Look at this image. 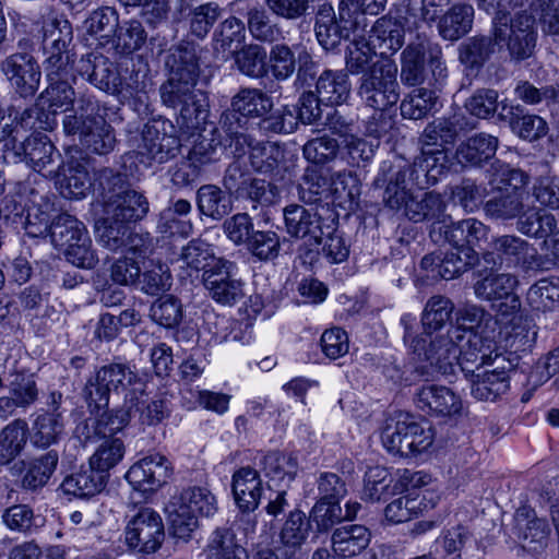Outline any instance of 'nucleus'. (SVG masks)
Segmentation results:
<instances>
[{
    "label": "nucleus",
    "instance_id": "58",
    "mask_svg": "<svg viewBox=\"0 0 559 559\" xmlns=\"http://www.w3.org/2000/svg\"><path fill=\"white\" fill-rule=\"evenodd\" d=\"M124 452L121 438H106L90 457L88 464L99 474L108 475V472L122 461Z\"/></svg>",
    "mask_w": 559,
    "mask_h": 559
},
{
    "label": "nucleus",
    "instance_id": "20",
    "mask_svg": "<svg viewBox=\"0 0 559 559\" xmlns=\"http://www.w3.org/2000/svg\"><path fill=\"white\" fill-rule=\"evenodd\" d=\"M484 252L486 263L493 265H507L508 267L531 266L537 251L532 243L516 235H500L492 237Z\"/></svg>",
    "mask_w": 559,
    "mask_h": 559
},
{
    "label": "nucleus",
    "instance_id": "9",
    "mask_svg": "<svg viewBox=\"0 0 559 559\" xmlns=\"http://www.w3.org/2000/svg\"><path fill=\"white\" fill-rule=\"evenodd\" d=\"M381 439L390 453L403 457L421 453L433 441L430 427H425L413 415L402 412L386 420Z\"/></svg>",
    "mask_w": 559,
    "mask_h": 559
},
{
    "label": "nucleus",
    "instance_id": "3",
    "mask_svg": "<svg viewBox=\"0 0 559 559\" xmlns=\"http://www.w3.org/2000/svg\"><path fill=\"white\" fill-rule=\"evenodd\" d=\"M97 181L104 216L131 225L148 213L147 199L130 187L124 175L105 168Z\"/></svg>",
    "mask_w": 559,
    "mask_h": 559
},
{
    "label": "nucleus",
    "instance_id": "23",
    "mask_svg": "<svg viewBox=\"0 0 559 559\" xmlns=\"http://www.w3.org/2000/svg\"><path fill=\"white\" fill-rule=\"evenodd\" d=\"M171 474L173 465L165 455L150 453L129 468L126 479L135 489L154 491L165 485Z\"/></svg>",
    "mask_w": 559,
    "mask_h": 559
},
{
    "label": "nucleus",
    "instance_id": "17",
    "mask_svg": "<svg viewBox=\"0 0 559 559\" xmlns=\"http://www.w3.org/2000/svg\"><path fill=\"white\" fill-rule=\"evenodd\" d=\"M236 265L226 259H213L211 269L202 274L209 296L222 306H234L245 297L243 283L236 278Z\"/></svg>",
    "mask_w": 559,
    "mask_h": 559
},
{
    "label": "nucleus",
    "instance_id": "61",
    "mask_svg": "<svg viewBox=\"0 0 559 559\" xmlns=\"http://www.w3.org/2000/svg\"><path fill=\"white\" fill-rule=\"evenodd\" d=\"M119 23V14L112 7L94 10L84 22L86 33L100 39L109 40Z\"/></svg>",
    "mask_w": 559,
    "mask_h": 559
},
{
    "label": "nucleus",
    "instance_id": "63",
    "mask_svg": "<svg viewBox=\"0 0 559 559\" xmlns=\"http://www.w3.org/2000/svg\"><path fill=\"white\" fill-rule=\"evenodd\" d=\"M265 475L273 478L288 481L294 480L298 472V461L293 454L278 451L269 452L261 461Z\"/></svg>",
    "mask_w": 559,
    "mask_h": 559
},
{
    "label": "nucleus",
    "instance_id": "15",
    "mask_svg": "<svg viewBox=\"0 0 559 559\" xmlns=\"http://www.w3.org/2000/svg\"><path fill=\"white\" fill-rule=\"evenodd\" d=\"M223 186L230 198L245 200L257 204L271 205L278 197V189L275 185L264 179L253 177L243 170L238 163L230 164L223 177Z\"/></svg>",
    "mask_w": 559,
    "mask_h": 559
},
{
    "label": "nucleus",
    "instance_id": "53",
    "mask_svg": "<svg viewBox=\"0 0 559 559\" xmlns=\"http://www.w3.org/2000/svg\"><path fill=\"white\" fill-rule=\"evenodd\" d=\"M495 39L489 36H473L459 47V59L469 69L481 68L495 52Z\"/></svg>",
    "mask_w": 559,
    "mask_h": 559
},
{
    "label": "nucleus",
    "instance_id": "19",
    "mask_svg": "<svg viewBox=\"0 0 559 559\" xmlns=\"http://www.w3.org/2000/svg\"><path fill=\"white\" fill-rule=\"evenodd\" d=\"M128 546L139 552H155L165 532L160 515L151 508L141 509L128 523L124 532Z\"/></svg>",
    "mask_w": 559,
    "mask_h": 559
},
{
    "label": "nucleus",
    "instance_id": "52",
    "mask_svg": "<svg viewBox=\"0 0 559 559\" xmlns=\"http://www.w3.org/2000/svg\"><path fill=\"white\" fill-rule=\"evenodd\" d=\"M59 462V454L56 450L32 460L26 473L22 478V487L28 490H36L44 487L55 473Z\"/></svg>",
    "mask_w": 559,
    "mask_h": 559
},
{
    "label": "nucleus",
    "instance_id": "33",
    "mask_svg": "<svg viewBox=\"0 0 559 559\" xmlns=\"http://www.w3.org/2000/svg\"><path fill=\"white\" fill-rule=\"evenodd\" d=\"M389 207L397 211L403 210L408 219L417 223L439 218L444 212L445 204L438 193L425 192L420 195H414L411 190H405L402 204Z\"/></svg>",
    "mask_w": 559,
    "mask_h": 559
},
{
    "label": "nucleus",
    "instance_id": "34",
    "mask_svg": "<svg viewBox=\"0 0 559 559\" xmlns=\"http://www.w3.org/2000/svg\"><path fill=\"white\" fill-rule=\"evenodd\" d=\"M142 379L140 389L130 386L124 397V406L129 407L131 417L139 414L142 425L154 426L168 416V408L163 400H148Z\"/></svg>",
    "mask_w": 559,
    "mask_h": 559
},
{
    "label": "nucleus",
    "instance_id": "55",
    "mask_svg": "<svg viewBox=\"0 0 559 559\" xmlns=\"http://www.w3.org/2000/svg\"><path fill=\"white\" fill-rule=\"evenodd\" d=\"M237 69L250 79H263L269 73L267 53L264 47L250 44L236 52Z\"/></svg>",
    "mask_w": 559,
    "mask_h": 559
},
{
    "label": "nucleus",
    "instance_id": "41",
    "mask_svg": "<svg viewBox=\"0 0 559 559\" xmlns=\"http://www.w3.org/2000/svg\"><path fill=\"white\" fill-rule=\"evenodd\" d=\"M63 418L56 413H38L28 428L31 444L37 449H47L60 440L63 433Z\"/></svg>",
    "mask_w": 559,
    "mask_h": 559
},
{
    "label": "nucleus",
    "instance_id": "25",
    "mask_svg": "<svg viewBox=\"0 0 559 559\" xmlns=\"http://www.w3.org/2000/svg\"><path fill=\"white\" fill-rule=\"evenodd\" d=\"M1 71L22 97L33 96L39 86L41 73L35 58L27 52H16L1 63Z\"/></svg>",
    "mask_w": 559,
    "mask_h": 559
},
{
    "label": "nucleus",
    "instance_id": "2",
    "mask_svg": "<svg viewBox=\"0 0 559 559\" xmlns=\"http://www.w3.org/2000/svg\"><path fill=\"white\" fill-rule=\"evenodd\" d=\"M63 132L92 153L106 155L116 145L114 128L100 114L98 100L90 95L76 99V107L71 108L62 120Z\"/></svg>",
    "mask_w": 559,
    "mask_h": 559
},
{
    "label": "nucleus",
    "instance_id": "26",
    "mask_svg": "<svg viewBox=\"0 0 559 559\" xmlns=\"http://www.w3.org/2000/svg\"><path fill=\"white\" fill-rule=\"evenodd\" d=\"M437 225L440 231L443 230L444 239L466 257L476 258L474 248L486 241L489 235V227L476 218H465L450 224L445 221L437 222L433 224L432 233L436 231Z\"/></svg>",
    "mask_w": 559,
    "mask_h": 559
},
{
    "label": "nucleus",
    "instance_id": "44",
    "mask_svg": "<svg viewBox=\"0 0 559 559\" xmlns=\"http://www.w3.org/2000/svg\"><path fill=\"white\" fill-rule=\"evenodd\" d=\"M496 320L484 308L477 305H466L456 312V325L450 328H459L463 333V340L471 333H479L480 335H495Z\"/></svg>",
    "mask_w": 559,
    "mask_h": 559
},
{
    "label": "nucleus",
    "instance_id": "32",
    "mask_svg": "<svg viewBox=\"0 0 559 559\" xmlns=\"http://www.w3.org/2000/svg\"><path fill=\"white\" fill-rule=\"evenodd\" d=\"M475 128L474 122L462 111L429 123L424 131L423 142L426 146L451 144L461 132Z\"/></svg>",
    "mask_w": 559,
    "mask_h": 559
},
{
    "label": "nucleus",
    "instance_id": "1",
    "mask_svg": "<svg viewBox=\"0 0 559 559\" xmlns=\"http://www.w3.org/2000/svg\"><path fill=\"white\" fill-rule=\"evenodd\" d=\"M200 51L199 45L189 40L171 46L165 59L168 79L159 90L166 106L180 109L177 123L189 134H194L207 116L203 95L195 91L201 72Z\"/></svg>",
    "mask_w": 559,
    "mask_h": 559
},
{
    "label": "nucleus",
    "instance_id": "54",
    "mask_svg": "<svg viewBox=\"0 0 559 559\" xmlns=\"http://www.w3.org/2000/svg\"><path fill=\"white\" fill-rule=\"evenodd\" d=\"M437 86L414 90L401 103V114L404 118L421 119L435 110L438 103Z\"/></svg>",
    "mask_w": 559,
    "mask_h": 559
},
{
    "label": "nucleus",
    "instance_id": "57",
    "mask_svg": "<svg viewBox=\"0 0 559 559\" xmlns=\"http://www.w3.org/2000/svg\"><path fill=\"white\" fill-rule=\"evenodd\" d=\"M131 225L103 216L95 224L97 241L109 251L117 252L126 247Z\"/></svg>",
    "mask_w": 559,
    "mask_h": 559
},
{
    "label": "nucleus",
    "instance_id": "51",
    "mask_svg": "<svg viewBox=\"0 0 559 559\" xmlns=\"http://www.w3.org/2000/svg\"><path fill=\"white\" fill-rule=\"evenodd\" d=\"M197 205L202 215L219 221L231 211L225 192L215 185H203L197 191Z\"/></svg>",
    "mask_w": 559,
    "mask_h": 559
},
{
    "label": "nucleus",
    "instance_id": "13",
    "mask_svg": "<svg viewBox=\"0 0 559 559\" xmlns=\"http://www.w3.org/2000/svg\"><path fill=\"white\" fill-rule=\"evenodd\" d=\"M435 334L414 337L409 348L418 361L429 364L442 374H451L459 358V344L463 341V333L459 328H450L445 333Z\"/></svg>",
    "mask_w": 559,
    "mask_h": 559
},
{
    "label": "nucleus",
    "instance_id": "45",
    "mask_svg": "<svg viewBox=\"0 0 559 559\" xmlns=\"http://www.w3.org/2000/svg\"><path fill=\"white\" fill-rule=\"evenodd\" d=\"M371 534L364 525L352 524L336 528L332 535L335 552L352 557L361 552L370 543Z\"/></svg>",
    "mask_w": 559,
    "mask_h": 559
},
{
    "label": "nucleus",
    "instance_id": "35",
    "mask_svg": "<svg viewBox=\"0 0 559 559\" xmlns=\"http://www.w3.org/2000/svg\"><path fill=\"white\" fill-rule=\"evenodd\" d=\"M368 43L382 58L395 53L404 43V29L392 15L378 19L371 27Z\"/></svg>",
    "mask_w": 559,
    "mask_h": 559
},
{
    "label": "nucleus",
    "instance_id": "38",
    "mask_svg": "<svg viewBox=\"0 0 559 559\" xmlns=\"http://www.w3.org/2000/svg\"><path fill=\"white\" fill-rule=\"evenodd\" d=\"M473 21V5L469 3H456L440 17L438 31L443 39L454 41L472 29Z\"/></svg>",
    "mask_w": 559,
    "mask_h": 559
},
{
    "label": "nucleus",
    "instance_id": "5",
    "mask_svg": "<svg viewBox=\"0 0 559 559\" xmlns=\"http://www.w3.org/2000/svg\"><path fill=\"white\" fill-rule=\"evenodd\" d=\"M217 509L216 498L207 488L193 486L173 496L165 511L171 534L186 540L198 528L199 516H212Z\"/></svg>",
    "mask_w": 559,
    "mask_h": 559
},
{
    "label": "nucleus",
    "instance_id": "56",
    "mask_svg": "<svg viewBox=\"0 0 559 559\" xmlns=\"http://www.w3.org/2000/svg\"><path fill=\"white\" fill-rule=\"evenodd\" d=\"M516 526L519 528V537L523 542V547L530 550H537L546 545L550 535V526L545 519L524 516L523 512L518 511Z\"/></svg>",
    "mask_w": 559,
    "mask_h": 559
},
{
    "label": "nucleus",
    "instance_id": "64",
    "mask_svg": "<svg viewBox=\"0 0 559 559\" xmlns=\"http://www.w3.org/2000/svg\"><path fill=\"white\" fill-rule=\"evenodd\" d=\"M223 9L215 2H207L193 8L188 15L190 33L203 39L222 16Z\"/></svg>",
    "mask_w": 559,
    "mask_h": 559
},
{
    "label": "nucleus",
    "instance_id": "18",
    "mask_svg": "<svg viewBox=\"0 0 559 559\" xmlns=\"http://www.w3.org/2000/svg\"><path fill=\"white\" fill-rule=\"evenodd\" d=\"M180 146L174 124L166 119H154L147 122L142 130L138 153L148 160L163 164L174 158Z\"/></svg>",
    "mask_w": 559,
    "mask_h": 559
},
{
    "label": "nucleus",
    "instance_id": "37",
    "mask_svg": "<svg viewBox=\"0 0 559 559\" xmlns=\"http://www.w3.org/2000/svg\"><path fill=\"white\" fill-rule=\"evenodd\" d=\"M108 475L99 474L95 468L88 467L68 475L60 485L67 496L87 499L102 492L106 487Z\"/></svg>",
    "mask_w": 559,
    "mask_h": 559
},
{
    "label": "nucleus",
    "instance_id": "11",
    "mask_svg": "<svg viewBox=\"0 0 559 559\" xmlns=\"http://www.w3.org/2000/svg\"><path fill=\"white\" fill-rule=\"evenodd\" d=\"M358 96L372 109H388L400 99L397 66L389 58L372 62L359 79Z\"/></svg>",
    "mask_w": 559,
    "mask_h": 559
},
{
    "label": "nucleus",
    "instance_id": "46",
    "mask_svg": "<svg viewBox=\"0 0 559 559\" xmlns=\"http://www.w3.org/2000/svg\"><path fill=\"white\" fill-rule=\"evenodd\" d=\"M49 236L52 245L64 252L70 246L82 240L84 236H88V231L76 217L62 213L51 222Z\"/></svg>",
    "mask_w": 559,
    "mask_h": 559
},
{
    "label": "nucleus",
    "instance_id": "14",
    "mask_svg": "<svg viewBox=\"0 0 559 559\" xmlns=\"http://www.w3.org/2000/svg\"><path fill=\"white\" fill-rule=\"evenodd\" d=\"M43 32L45 72L49 76L64 73L75 60L72 24L63 16L53 17L45 22Z\"/></svg>",
    "mask_w": 559,
    "mask_h": 559
},
{
    "label": "nucleus",
    "instance_id": "24",
    "mask_svg": "<svg viewBox=\"0 0 559 559\" xmlns=\"http://www.w3.org/2000/svg\"><path fill=\"white\" fill-rule=\"evenodd\" d=\"M171 474L173 465L165 455L150 453L129 468L126 479L135 489L154 491L165 485Z\"/></svg>",
    "mask_w": 559,
    "mask_h": 559
},
{
    "label": "nucleus",
    "instance_id": "7",
    "mask_svg": "<svg viewBox=\"0 0 559 559\" xmlns=\"http://www.w3.org/2000/svg\"><path fill=\"white\" fill-rule=\"evenodd\" d=\"M424 165L420 155L415 158L413 165H408L403 159L382 163L373 185L377 188H384L383 201L388 206L402 204L405 190H409L407 188L408 181L420 190L438 182L429 168L424 167Z\"/></svg>",
    "mask_w": 559,
    "mask_h": 559
},
{
    "label": "nucleus",
    "instance_id": "8",
    "mask_svg": "<svg viewBox=\"0 0 559 559\" xmlns=\"http://www.w3.org/2000/svg\"><path fill=\"white\" fill-rule=\"evenodd\" d=\"M535 12L523 10L513 16L498 11L492 21V36L497 45H506L514 60L530 58L536 47L537 27Z\"/></svg>",
    "mask_w": 559,
    "mask_h": 559
},
{
    "label": "nucleus",
    "instance_id": "36",
    "mask_svg": "<svg viewBox=\"0 0 559 559\" xmlns=\"http://www.w3.org/2000/svg\"><path fill=\"white\" fill-rule=\"evenodd\" d=\"M498 139L491 134L478 133L463 141L455 151V159L463 167L480 166L496 154Z\"/></svg>",
    "mask_w": 559,
    "mask_h": 559
},
{
    "label": "nucleus",
    "instance_id": "59",
    "mask_svg": "<svg viewBox=\"0 0 559 559\" xmlns=\"http://www.w3.org/2000/svg\"><path fill=\"white\" fill-rule=\"evenodd\" d=\"M526 300L533 310L552 311L559 307V282L542 278L530 287Z\"/></svg>",
    "mask_w": 559,
    "mask_h": 559
},
{
    "label": "nucleus",
    "instance_id": "10",
    "mask_svg": "<svg viewBox=\"0 0 559 559\" xmlns=\"http://www.w3.org/2000/svg\"><path fill=\"white\" fill-rule=\"evenodd\" d=\"M528 176L521 169L506 166L501 169L499 183L484 204V212L492 221H511L524 212V188Z\"/></svg>",
    "mask_w": 559,
    "mask_h": 559
},
{
    "label": "nucleus",
    "instance_id": "4",
    "mask_svg": "<svg viewBox=\"0 0 559 559\" xmlns=\"http://www.w3.org/2000/svg\"><path fill=\"white\" fill-rule=\"evenodd\" d=\"M447 78V67L441 47L426 37L418 36L401 53V80L409 86L441 85Z\"/></svg>",
    "mask_w": 559,
    "mask_h": 559
},
{
    "label": "nucleus",
    "instance_id": "39",
    "mask_svg": "<svg viewBox=\"0 0 559 559\" xmlns=\"http://www.w3.org/2000/svg\"><path fill=\"white\" fill-rule=\"evenodd\" d=\"M60 192L64 198L81 199L85 197L91 188V177L86 167L78 160H70L67 164L57 165L56 173Z\"/></svg>",
    "mask_w": 559,
    "mask_h": 559
},
{
    "label": "nucleus",
    "instance_id": "47",
    "mask_svg": "<svg viewBox=\"0 0 559 559\" xmlns=\"http://www.w3.org/2000/svg\"><path fill=\"white\" fill-rule=\"evenodd\" d=\"M454 304L442 295L431 296L421 313L423 334L431 336L439 333L448 322H451Z\"/></svg>",
    "mask_w": 559,
    "mask_h": 559
},
{
    "label": "nucleus",
    "instance_id": "50",
    "mask_svg": "<svg viewBox=\"0 0 559 559\" xmlns=\"http://www.w3.org/2000/svg\"><path fill=\"white\" fill-rule=\"evenodd\" d=\"M516 228L523 235L545 240L551 238L558 229L556 217L542 209L523 212L516 222Z\"/></svg>",
    "mask_w": 559,
    "mask_h": 559
},
{
    "label": "nucleus",
    "instance_id": "43",
    "mask_svg": "<svg viewBox=\"0 0 559 559\" xmlns=\"http://www.w3.org/2000/svg\"><path fill=\"white\" fill-rule=\"evenodd\" d=\"M235 145V153L242 155L246 147L249 148V159L252 168L261 174H271L278 167L280 159L283 156L281 148L271 142H254L249 135V143L243 146Z\"/></svg>",
    "mask_w": 559,
    "mask_h": 559
},
{
    "label": "nucleus",
    "instance_id": "29",
    "mask_svg": "<svg viewBox=\"0 0 559 559\" xmlns=\"http://www.w3.org/2000/svg\"><path fill=\"white\" fill-rule=\"evenodd\" d=\"M493 350L495 335L471 333L466 344L462 347L459 346V358L455 366H459L466 377H472L480 371L483 366L492 365Z\"/></svg>",
    "mask_w": 559,
    "mask_h": 559
},
{
    "label": "nucleus",
    "instance_id": "60",
    "mask_svg": "<svg viewBox=\"0 0 559 559\" xmlns=\"http://www.w3.org/2000/svg\"><path fill=\"white\" fill-rule=\"evenodd\" d=\"M246 37L245 24L240 19L230 16L224 20L214 33V50L234 53Z\"/></svg>",
    "mask_w": 559,
    "mask_h": 559
},
{
    "label": "nucleus",
    "instance_id": "27",
    "mask_svg": "<svg viewBox=\"0 0 559 559\" xmlns=\"http://www.w3.org/2000/svg\"><path fill=\"white\" fill-rule=\"evenodd\" d=\"M21 152L20 158H13L14 163L25 160L34 170L48 175L56 173L57 165L61 158L50 139L45 134H34L28 136L19 145Z\"/></svg>",
    "mask_w": 559,
    "mask_h": 559
},
{
    "label": "nucleus",
    "instance_id": "16",
    "mask_svg": "<svg viewBox=\"0 0 559 559\" xmlns=\"http://www.w3.org/2000/svg\"><path fill=\"white\" fill-rule=\"evenodd\" d=\"M367 23L354 17L350 8L345 7V0H342L338 8V17L330 4H323L319 8L314 32L319 44L325 49H335L342 40L349 37L350 31L359 28L365 29Z\"/></svg>",
    "mask_w": 559,
    "mask_h": 559
},
{
    "label": "nucleus",
    "instance_id": "21",
    "mask_svg": "<svg viewBox=\"0 0 559 559\" xmlns=\"http://www.w3.org/2000/svg\"><path fill=\"white\" fill-rule=\"evenodd\" d=\"M492 365V370L478 371L471 377V393L478 401L495 402L510 389L515 365L500 354L495 355Z\"/></svg>",
    "mask_w": 559,
    "mask_h": 559
},
{
    "label": "nucleus",
    "instance_id": "42",
    "mask_svg": "<svg viewBox=\"0 0 559 559\" xmlns=\"http://www.w3.org/2000/svg\"><path fill=\"white\" fill-rule=\"evenodd\" d=\"M72 69L73 67H69L64 70V73L62 72L50 76L46 73L49 85L38 96L40 106H47L55 111L63 106H73L75 93L68 82L69 78L72 75Z\"/></svg>",
    "mask_w": 559,
    "mask_h": 559
},
{
    "label": "nucleus",
    "instance_id": "40",
    "mask_svg": "<svg viewBox=\"0 0 559 559\" xmlns=\"http://www.w3.org/2000/svg\"><path fill=\"white\" fill-rule=\"evenodd\" d=\"M316 93L324 105H341L350 94L348 74L344 71L325 70L316 82Z\"/></svg>",
    "mask_w": 559,
    "mask_h": 559
},
{
    "label": "nucleus",
    "instance_id": "12",
    "mask_svg": "<svg viewBox=\"0 0 559 559\" xmlns=\"http://www.w3.org/2000/svg\"><path fill=\"white\" fill-rule=\"evenodd\" d=\"M141 377L126 364L112 362L100 367L84 386L85 401L91 409L100 411L109 404L110 394H127L130 386L140 389Z\"/></svg>",
    "mask_w": 559,
    "mask_h": 559
},
{
    "label": "nucleus",
    "instance_id": "49",
    "mask_svg": "<svg viewBox=\"0 0 559 559\" xmlns=\"http://www.w3.org/2000/svg\"><path fill=\"white\" fill-rule=\"evenodd\" d=\"M28 437V425L24 419H14L0 432V462L8 464L12 462L26 445Z\"/></svg>",
    "mask_w": 559,
    "mask_h": 559
},
{
    "label": "nucleus",
    "instance_id": "30",
    "mask_svg": "<svg viewBox=\"0 0 559 559\" xmlns=\"http://www.w3.org/2000/svg\"><path fill=\"white\" fill-rule=\"evenodd\" d=\"M231 491L241 512L254 511L263 493V481L259 472L251 466L236 469L231 477Z\"/></svg>",
    "mask_w": 559,
    "mask_h": 559
},
{
    "label": "nucleus",
    "instance_id": "31",
    "mask_svg": "<svg viewBox=\"0 0 559 559\" xmlns=\"http://www.w3.org/2000/svg\"><path fill=\"white\" fill-rule=\"evenodd\" d=\"M417 406L439 416H453L462 411L461 397L450 388L438 384H424L415 394Z\"/></svg>",
    "mask_w": 559,
    "mask_h": 559
},
{
    "label": "nucleus",
    "instance_id": "62",
    "mask_svg": "<svg viewBox=\"0 0 559 559\" xmlns=\"http://www.w3.org/2000/svg\"><path fill=\"white\" fill-rule=\"evenodd\" d=\"M340 143L329 134L308 140L302 146L304 157L313 165H325L336 159Z\"/></svg>",
    "mask_w": 559,
    "mask_h": 559
},
{
    "label": "nucleus",
    "instance_id": "6",
    "mask_svg": "<svg viewBox=\"0 0 559 559\" xmlns=\"http://www.w3.org/2000/svg\"><path fill=\"white\" fill-rule=\"evenodd\" d=\"M272 97L261 88L241 87L233 96L230 109L224 111L219 119V131L224 133L225 141L243 146L249 143L243 118L260 119L273 109Z\"/></svg>",
    "mask_w": 559,
    "mask_h": 559
},
{
    "label": "nucleus",
    "instance_id": "48",
    "mask_svg": "<svg viewBox=\"0 0 559 559\" xmlns=\"http://www.w3.org/2000/svg\"><path fill=\"white\" fill-rule=\"evenodd\" d=\"M518 285L516 276L510 273L490 272L474 284L475 296L485 301L495 302L502 300L514 292Z\"/></svg>",
    "mask_w": 559,
    "mask_h": 559
},
{
    "label": "nucleus",
    "instance_id": "22",
    "mask_svg": "<svg viewBox=\"0 0 559 559\" xmlns=\"http://www.w3.org/2000/svg\"><path fill=\"white\" fill-rule=\"evenodd\" d=\"M75 70L98 90L112 95L123 93L122 78L116 64L99 52L83 55Z\"/></svg>",
    "mask_w": 559,
    "mask_h": 559
},
{
    "label": "nucleus",
    "instance_id": "28",
    "mask_svg": "<svg viewBox=\"0 0 559 559\" xmlns=\"http://www.w3.org/2000/svg\"><path fill=\"white\" fill-rule=\"evenodd\" d=\"M284 222L286 233L290 237L304 239L310 246L321 242V216L312 210L299 204H289L284 209Z\"/></svg>",
    "mask_w": 559,
    "mask_h": 559
}]
</instances>
